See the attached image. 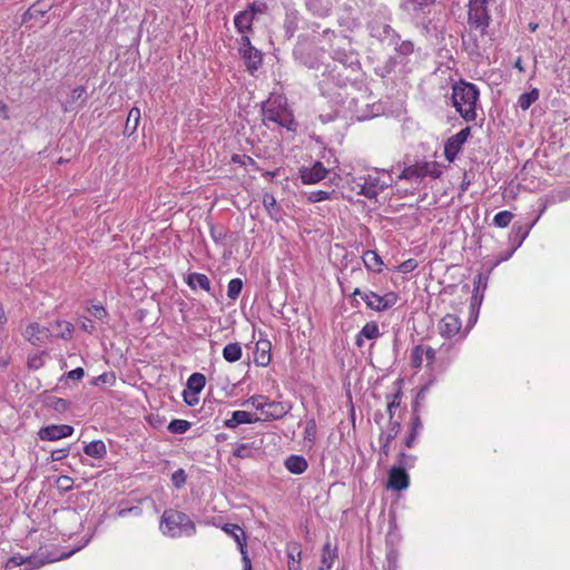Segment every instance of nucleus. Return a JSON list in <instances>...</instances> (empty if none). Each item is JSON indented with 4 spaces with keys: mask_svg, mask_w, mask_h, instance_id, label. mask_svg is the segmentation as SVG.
<instances>
[{
    "mask_svg": "<svg viewBox=\"0 0 570 570\" xmlns=\"http://www.w3.org/2000/svg\"><path fill=\"white\" fill-rule=\"evenodd\" d=\"M479 89L474 83L460 80L452 86V102L460 116L468 122L476 119Z\"/></svg>",
    "mask_w": 570,
    "mask_h": 570,
    "instance_id": "nucleus-1",
    "label": "nucleus"
},
{
    "mask_svg": "<svg viewBox=\"0 0 570 570\" xmlns=\"http://www.w3.org/2000/svg\"><path fill=\"white\" fill-rule=\"evenodd\" d=\"M262 112L264 119L276 122L288 131L295 132L297 130L298 124L287 107L286 98L277 96L274 99H268L266 105L263 106Z\"/></svg>",
    "mask_w": 570,
    "mask_h": 570,
    "instance_id": "nucleus-2",
    "label": "nucleus"
},
{
    "mask_svg": "<svg viewBox=\"0 0 570 570\" xmlns=\"http://www.w3.org/2000/svg\"><path fill=\"white\" fill-rule=\"evenodd\" d=\"M160 529L164 534L171 538L180 537L181 534L193 535L196 532L195 523L184 512L168 509L161 515Z\"/></svg>",
    "mask_w": 570,
    "mask_h": 570,
    "instance_id": "nucleus-3",
    "label": "nucleus"
},
{
    "mask_svg": "<svg viewBox=\"0 0 570 570\" xmlns=\"http://www.w3.org/2000/svg\"><path fill=\"white\" fill-rule=\"evenodd\" d=\"M490 20L488 0H469L468 22L471 28L479 29L483 33Z\"/></svg>",
    "mask_w": 570,
    "mask_h": 570,
    "instance_id": "nucleus-4",
    "label": "nucleus"
},
{
    "mask_svg": "<svg viewBox=\"0 0 570 570\" xmlns=\"http://www.w3.org/2000/svg\"><path fill=\"white\" fill-rule=\"evenodd\" d=\"M353 296H361L370 309L376 312H384L393 307L397 302V295L394 292H389L381 296L374 292L363 293L360 288H355Z\"/></svg>",
    "mask_w": 570,
    "mask_h": 570,
    "instance_id": "nucleus-5",
    "label": "nucleus"
},
{
    "mask_svg": "<svg viewBox=\"0 0 570 570\" xmlns=\"http://www.w3.org/2000/svg\"><path fill=\"white\" fill-rule=\"evenodd\" d=\"M361 179L363 180V183L357 184V186L360 187L358 194L370 199L376 198V196L381 191L391 186V181L382 180L376 175L370 174Z\"/></svg>",
    "mask_w": 570,
    "mask_h": 570,
    "instance_id": "nucleus-6",
    "label": "nucleus"
},
{
    "mask_svg": "<svg viewBox=\"0 0 570 570\" xmlns=\"http://www.w3.org/2000/svg\"><path fill=\"white\" fill-rule=\"evenodd\" d=\"M327 174L328 170L321 161H315L312 167L299 168V178L305 185L316 184L323 180Z\"/></svg>",
    "mask_w": 570,
    "mask_h": 570,
    "instance_id": "nucleus-7",
    "label": "nucleus"
},
{
    "mask_svg": "<svg viewBox=\"0 0 570 570\" xmlns=\"http://www.w3.org/2000/svg\"><path fill=\"white\" fill-rule=\"evenodd\" d=\"M24 338L32 345L39 346L52 336L48 327L41 326L39 323H30L24 332Z\"/></svg>",
    "mask_w": 570,
    "mask_h": 570,
    "instance_id": "nucleus-8",
    "label": "nucleus"
},
{
    "mask_svg": "<svg viewBox=\"0 0 570 570\" xmlns=\"http://www.w3.org/2000/svg\"><path fill=\"white\" fill-rule=\"evenodd\" d=\"M73 433V428L68 424H52L41 428L38 435L43 441H57L62 438L70 436Z\"/></svg>",
    "mask_w": 570,
    "mask_h": 570,
    "instance_id": "nucleus-9",
    "label": "nucleus"
},
{
    "mask_svg": "<svg viewBox=\"0 0 570 570\" xmlns=\"http://www.w3.org/2000/svg\"><path fill=\"white\" fill-rule=\"evenodd\" d=\"M53 7L51 0H37L29 9L22 14V22L37 21L43 18Z\"/></svg>",
    "mask_w": 570,
    "mask_h": 570,
    "instance_id": "nucleus-10",
    "label": "nucleus"
},
{
    "mask_svg": "<svg viewBox=\"0 0 570 570\" xmlns=\"http://www.w3.org/2000/svg\"><path fill=\"white\" fill-rule=\"evenodd\" d=\"M461 325V320L456 315L446 314L439 323V333L445 338H451L459 334Z\"/></svg>",
    "mask_w": 570,
    "mask_h": 570,
    "instance_id": "nucleus-11",
    "label": "nucleus"
},
{
    "mask_svg": "<svg viewBox=\"0 0 570 570\" xmlns=\"http://www.w3.org/2000/svg\"><path fill=\"white\" fill-rule=\"evenodd\" d=\"M370 35L373 38L379 39L380 41L390 40L393 41L399 39L400 36L395 32V30L387 23L381 21H373L368 26Z\"/></svg>",
    "mask_w": 570,
    "mask_h": 570,
    "instance_id": "nucleus-12",
    "label": "nucleus"
},
{
    "mask_svg": "<svg viewBox=\"0 0 570 570\" xmlns=\"http://www.w3.org/2000/svg\"><path fill=\"white\" fill-rule=\"evenodd\" d=\"M401 430V423L397 421H390L386 432H382L379 441L381 443V454L385 458L390 454V443L397 436Z\"/></svg>",
    "mask_w": 570,
    "mask_h": 570,
    "instance_id": "nucleus-13",
    "label": "nucleus"
},
{
    "mask_svg": "<svg viewBox=\"0 0 570 570\" xmlns=\"http://www.w3.org/2000/svg\"><path fill=\"white\" fill-rule=\"evenodd\" d=\"M409 487V475L401 466H393L389 473V488L393 490H405Z\"/></svg>",
    "mask_w": 570,
    "mask_h": 570,
    "instance_id": "nucleus-14",
    "label": "nucleus"
},
{
    "mask_svg": "<svg viewBox=\"0 0 570 570\" xmlns=\"http://www.w3.org/2000/svg\"><path fill=\"white\" fill-rule=\"evenodd\" d=\"M262 419L256 414L249 413L247 411H234L232 413V417L227 419L224 422V425L228 429H235L240 424H250L259 422Z\"/></svg>",
    "mask_w": 570,
    "mask_h": 570,
    "instance_id": "nucleus-15",
    "label": "nucleus"
},
{
    "mask_svg": "<svg viewBox=\"0 0 570 570\" xmlns=\"http://www.w3.org/2000/svg\"><path fill=\"white\" fill-rule=\"evenodd\" d=\"M338 558V549L336 544H332L327 540L322 549L321 567L318 570H331L334 561Z\"/></svg>",
    "mask_w": 570,
    "mask_h": 570,
    "instance_id": "nucleus-16",
    "label": "nucleus"
},
{
    "mask_svg": "<svg viewBox=\"0 0 570 570\" xmlns=\"http://www.w3.org/2000/svg\"><path fill=\"white\" fill-rule=\"evenodd\" d=\"M206 384V377L202 373H194L187 380V387L183 392V397L195 396L198 394Z\"/></svg>",
    "mask_w": 570,
    "mask_h": 570,
    "instance_id": "nucleus-17",
    "label": "nucleus"
},
{
    "mask_svg": "<svg viewBox=\"0 0 570 570\" xmlns=\"http://www.w3.org/2000/svg\"><path fill=\"white\" fill-rule=\"evenodd\" d=\"M242 58L245 61L247 69L250 72H254L258 69L262 63V53L254 47H247L244 49H239Z\"/></svg>",
    "mask_w": 570,
    "mask_h": 570,
    "instance_id": "nucleus-18",
    "label": "nucleus"
},
{
    "mask_svg": "<svg viewBox=\"0 0 570 570\" xmlns=\"http://www.w3.org/2000/svg\"><path fill=\"white\" fill-rule=\"evenodd\" d=\"M288 410H289V406L285 403L275 402V401L267 402L263 420L268 421V420L282 419L283 416H285L287 414Z\"/></svg>",
    "mask_w": 570,
    "mask_h": 570,
    "instance_id": "nucleus-19",
    "label": "nucleus"
},
{
    "mask_svg": "<svg viewBox=\"0 0 570 570\" xmlns=\"http://www.w3.org/2000/svg\"><path fill=\"white\" fill-rule=\"evenodd\" d=\"M426 177V161H420L405 167L399 175V179L411 180Z\"/></svg>",
    "mask_w": 570,
    "mask_h": 570,
    "instance_id": "nucleus-20",
    "label": "nucleus"
},
{
    "mask_svg": "<svg viewBox=\"0 0 570 570\" xmlns=\"http://www.w3.org/2000/svg\"><path fill=\"white\" fill-rule=\"evenodd\" d=\"M254 20V13L252 11H240L234 18V23L238 32L245 33L252 30V23Z\"/></svg>",
    "mask_w": 570,
    "mask_h": 570,
    "instance_id": "nucleus-21",
    "label": "nucleus"
},
{
    "mask_svg": "<svg viewBox=\"0 0 570 570\" xmlns=\"http://www.w3.org/2000/svg\"><path fill=\"white\" fill-rule=\"evenodd\" d=\"M285 466L289 472L301 474L306 471L308 464L303 456L293 454L286 459Z\"/></svg>",
    "mask_w": 570,
    "mask_h": 570,
    "instance_id": "nucleus-22",
    "label": "nucleus"
},
{
    "mask_svg": "<svg viewBox=\"0 0 570 570\" xmlns=\"http://www.w3.org/2000/svg\"><path fill=\"white\" fill-rule=\"evenodd\" d=\"M83 452L90 458L102 459L107 453V449L104 441L95 440L83 448Z\"/></svg>",
    "mask_w": 570,
    "mask_h": 570,
    "instance_id": "nucleus-23",
    "label": "nucleus"
},
{
    "mask_svg": "<svg viewBox=\"0 0 570 570\" xmlns=\"http://www.w3.org/2000/svg\"><path fill=\"white\" fill-rule=\"evenodd\" d=\"M463 145L464 144L458 141L456 138H454V136H451L444 145L445 159L450 163L454 161L458 154L461 151Z\"/></svg>",
    "mask_w": 570,
    "mask_h": 570,
    "instance_id": "nucleus-24",
    "label": "nucleus"
},
{
    "mask_svg": "<svg viewBox=\"0 0 570 570\" xmlns=\"http://www.w3.org/2000/svg\"><path fill=\"white\" fill-rule=\"evenodd\" d=\"M362 259L364 262V265L367 269L374 271V272H381V267L383 265V261L381 256L374 252V250H366Z\"/></svg>",
    "mask_w": 570,
    "mask_h": 570,
    "instance_id": "nucleus-25",
    "label": "nucleus"
},
{
    "mask_svg": "<svg viewBox=\"0 0 570 570\" xmlns=\"http://www.w3.org/2000/svg\"><path fill=\"white\" fill-rule=\"evenodd\" d=\"M187 284L193 288L196 289L198 286L199 288L209 292L210 291V282L209 278L205 274L200 273H191L188 275Z\"/></svg>",
    "mask_w": 570,
    "mask_h": 570,
    "instance_id": "nucleus-26",
    "label": "nucleus"
},
{
    "mask_svg": "<svg viewBox=\"0 0 570 570\" xmlns=\"http://www.w3.org/2000/svg\"><path fill=\"white\" fill-rule=\"evenodd\" d=\"M243 350L239 343H229L223 348V357L229 363L237 362L242 358Z\"/></svg>",
    "mask_w": 570,
    "mask_h": 570,
    "instance_id": "nucleus-27",
    "label": "nucleus"
},
{
    "mask_svg": "<svg viewBox=\"0 0 570 570\" xmlns=\"http://www.w3.org/2000/svg\"><path fill=\"white\" fill-rule=\"evenodd\" d=\"M380 335L379 325L375 322H368L366 323L360 334L356 337V345L362 346L363 341L362 337H366L368 340L376 338Z\"/></svg>",
    "mask_w": 570,
    "mask_h": 570,
    "instance_id": "nucleus-28",
    "label": "nucleus"
},
{
    "mask_svg": "<svg viewBox=\"0 0 570 570\" xmlns=\"http://www.w3.org/2000/svg\"><path fill=\"white\" fill-rule=\"evenodd\" d=\"M539 90L537 88H533L529 92L522 94L518 99V106L522 110H528L532 104H534L539 99Z\"/></svg>",
    "mask_w": 570,
    "mask_h": 570,
    "instance_id": "nucleus-29",
    "label": "nucleus"
},
{
    "mask_svg": "<svg viewBox=\"0 0 570 570\" xmlns=\"http://www.w3.org/2000/svg\"><path fill=\"white\" fill-rule=\"evenodd\" d=\"M46 404L47 406L59 413L68 411L70 406V402L68 400L57 396H48L46 400Z\"/></svg>",
    "mask_w": 570,
    "mask_h": 570,
    "instance_id": "nucleus-30",
    "label": "nucleus"
},
{
    "mask_svg": "<svg viewBox=\"0 0 570 570\" xmlns=\"http://www.w3.org/2000/svg\"><path fill=\"white\" fill-rule=\"evenodd\" d=\"M140 120V110L136 107L131 108L129 110L125 130L129 131L130 134H134L138 127Z\"/></svg>",
    "mask_w": 570,
    "mask_h": 570,
    "instance_id": "nucleus-31",
    "label": "nucleus"
},
{
    "mask_svg": "<svg viewBox=\"0 0 570 570\" xmlns=\"http://www.w3.org/2000/svg\"><path fill=\"white\" fill-rule=\"evenodd\" d=\"M26 563H28L30 566L27 570H31V569L37 567V564L33 562V559L31 557L23 558L20 554H14V556L10 557L8 562H7V564H6V567L8 569H11V568H14V567H20V566L26 564Z\"/></svg>",
    "mask_w": 570,
    "mask_h": 570,
    "instance_id": "nucleus-32",
    "label": "nucleus"
},
{
    "mask_svg": "<svg viewBox=\"0 0 570 570\" xmlns=\"http://www.w3.org/2000/svg\"><path fill=\"white\" fill-rule=\"evenodd\" d=\"M190 422L186 420L175 419L168 424L167 430L173 434H183L187 432L190 429Z\"/></svg>",
    "mask_w": 570,
    "mask_h": 570,
    "instance_id": "nucleus-33",
    "label": "nucleus"
},
{
    "mask_svg": "<svg viewBox=\"0 0 570 570\" xmlns=\"http://www.w3.org/2000/svg\"><path fill=\"white\" fill-rule=\"evenodd\" d=\"M48 356L46 351L40 353L29 354L27 365L30 370H39L45 365V357Z\"/></svg>",
    "mask_w": 570,
    "mask_h": 570,
    "instance_id": "nucleus-34",
    "label": "nucleus"
},
{
    "mask_svg": "<svg viewBox=\"0 0 570 570\" xmlns=\"http://www.w3.org/2000/svg\"><path fill=\"white\" fill-rule=\"evenodd\" d=\"M422 426V423H421V420H420V416L419 415H414L413 419H412V428H411V431L409 433V435L406 436L405 441H404V444L406 448H412L415 439H416V435H417V432L419 430L421 429Z\"/></svg>",
    "mask_w": 570,
    "mask_h": 570,
    "instance_id": "nucleus-35",
    "label": "nucleus"
},
{
    "mask_svg": "<svg viewBox=\"0 0 570 570\" xmlns=\"http://www.w3.org/2000/svg\"><path fill=\"white\" fill-rule=\"evenodd\" d=\"M55 325L58 330L56 336L61 337L62 340H69L71 337L73 325L70 322L57 321Z\"/></svg>",
    "mask_w": 570,
    "mask_h": 570,
    "instance_id": "nucleus-36",
    "label": "nucleus"
},
{
    "mask_svg": "<svg viewBox=\"0 0 570 570\" xmlns=\"http://www.w3.org/2000/svg\"><path fill=\"white\" fill-rule=\"evenodd\" d=\"M87 99V91H86V88L82 87V86H79V87H76L68 101L66 102V107H65V110L67 111L68 110V105L71 106L73 104H76L77 101H81V102H85Z\"/></svg>",
    "mask_w": 570,
    "mask_h": 570,
    "instance_id": "nucleus-37",
    "label": "nucleus"
},
{
    "mask_svg": "<svg viewBox=\"0 0 570 570\" xmlns=\"http://www.w3.org/2000/svg\"><path fill=\"white\" fill-rule=\"evenodd\" d=\"M392 45L395 46V50L401 56H409L414 51V45L409 41L404 40L400 42V38L391 41Z\"/></svg>",
    "mask_w": 570,
    "mask_h": 570,
    "instance_id": "nucleus-38",
    "label": "nucleus"
},
{
    "mask_svg": "<svg viewBox=\"0 0 570 570\" xmlns=\"http://www.w3.org/2000/svg\"><path fill=\"white\" fill-rule=\"evenodd\" d=\"M238 544L239 552L242 554L243 570H252V562L248 557L247 548H246V535L236 541Z\"/></svg>",
    "mask_w": 570,
    "mask_h": 570,
    "instance_id": "nucleus-39",
    "label": "nucleus"
},
{
    "mask_svg": "<svg viewBox=\"0 0 570 570\" xmlns=\"http://www.w3.org/2000/svg\"><path fill=\"white\" fill-rule=\"evenodd\" d=\"M512 218H513V214L511 212L502 210V212H499L494 216L493 224L497 227L504 228V227L509 226V224L511 223Z\"/></svg>",
    "mask_w": 570,
    "mask_h": 570,
    "instance_id": "nucleus-40",
    "label": "nucleus"
},
{
    "mask_svg": "<svg viewBox=\"0 0 570 570\" xmlns=\"http://www.w3.org/2000/svg\"><path fill=\"white\" fill-rule=\"evenodd\" d=\"M257 348H262V353H261L259 357L256 360V362L262 366H266L271 362L269 342L268 341L258 342Z\"/></svg>",
    "mask_w": 570,
    "mask_h": 570,
    "instance_id": "nucleus-41",
    "label": "nucleus"
},
{
    "mask_svg": "<svg viewBox=\"0 0 570 570\" xmlns=\"http://www.w3.org/2000/svg\"><path fill=\"white\" fill-rule=\"evenodd\" d=\"M242 288H243V282L240 278L230 279L228 283V287H227V296L230 299H236L239 296Z\"/></svg>",
    "mask_w": 570,
    "mask_h": 570,
    "instance_id": "nucleus-42",
    "label": "nucleus"
},
{
    "mask_svg": "<svg viewBox=\"0 0 570 570\" xmlns=\"http://www.w3.org/2000/svg\"><path fill=\"white\" fill-rule=\"evenodd\" d=\"M223 531L234 538L235 541H239L245 535L244 530L235 523H226L223 525Z\"/></svg>",
    "mask_w": 570,
    "mask_h": 570,
    "instance_id": "nucleus-43",
    "label": "nucleus"
},
{
    "mask_svg": "<svg viewBox=\"0 0 570 570\" xmlns=\"http://www.w3.org/2000/svg\"><path fill=\"white\" fill-rule=\"evenodd\" d=\"M424 356V346L416 345L412 351L411 365L414 368H421Z\"/></svg>",
    "mask_w": 570,
    "mask_h": 570,
    "instance_id": "nucleus-44",
    "label": "nucleus"
},
{
    "mask_svg": "<svg viewBox=\"0 0 570 570\" xmlns=\"http://www.w3.org/2000/svg\"><path fill=\"white\" fill-rule=\"evenodd\" d=\"M401 396H402V391L399 387L397 391L393 394L392 400H390L387 403V413H389L390 421H393L394 410L400 407V405H401Z\"/></svg>",
    "mask_w": 570,
    "mask_h": 570,
    "instance_id": "nucleus-45",
    "label": "nucleus"
},
{
    "mask_svg": "<svg viewBox=\"0 0 570 570\" xmlns=\"http://www.w3.org/2000/svg\"><path fill=\"white\" fill-rule=\"evenodd\" d=\"M334 193V190L332 191H328V190H315V191H311L307 196V200L309 203H320V202H323V200H327L331 198L332 194Z\"/></svg>",
    "mask_w": 570,
    "mask_h": 570,
    "instance_id": "nucleus-46",
    "label": "nucleus"
},
{
    "mask_svg": "<svg viewBox=\"0 0 570 570\" xmlns=\"http://www.w3.org/2000/svg\"><path fill=\"white\" fill-rule=\"evenodd\" d=\"M266 403H267V401H266L265 396L255 395V396H252L248 400H246L244 404H250L253 407L261 411L262 414L264 415Z\"/></svg>",
    "mask_w": 570,
    "mask_h": 570,
    "instance_id": "nucleus-47",
    "label": "nucleus"
},
{
    "mask_svg": "<svg viewBox=\"0 0 570 570\" xmlns=\"http://www.w3.org/2000/svg\"><path fill=\"white\" fill-rule=\"evenodd\" d=\"M232 161L234 164H239L242 166H252L256 169L258 168L257 163L250 156L247 155L234 154L232 156Z\"/></svg>",
    "mask_w": 570,
    "mask_h": 570,
    "instance_id": "nucleus-48",
    "label": "nucleus"
},
{
    "mask_svg": "<svg viewBox=\"0 0 570 570\" xmlns=\"http://www.w3.org/2000/svg\"><path fill=\"white\" fill-rule=\"evenodd\" d=\"M56 485L62 492H68L73 488V479L68 475H60L56 480Z\"/></svg>",
    "mask_w": 570,
    "mask_h": 570,
    "instance_id": "nucleus-49",
    "label": "nucleus"
},
{
    "mask_svg": "<svg viewBox=\"0 0 570 570\" xmlns=\"http://www.w3.org/2000/svg\"><path fill=\"white\" fill-rule=\"evenodd\" d=\"M186 480L187 474L184 469H178L171 475V481L176 489H180L186 483Z\"/></svg>",
    "mask_w": 570,
    "mask_h": 570,
    "instance_id": "nucleus-50",
    "label": "nucleus"
},
{
    "mask_svg": "<svg viewBox=\"0 0 570 570\" xmlns=\"http://www.w3.org/2000/svg\"><path fill=\"white\" fill-rule=\"evenodd\" d=\"M288 557V570H302L301 569V551H297L296 554L294 551L287 553Z\"/></svg>",
    "mask_w": 570,
    "mask_h": 570,
    "instance_id": "nucleus-51",
    "label": "nucleus"
},
{
    "mask_svg": "<svg viewBox=\"0 0 570 570\" xmlns=\"http://www.w3.org/2000/svg\"><path fill=\"white\" fill-rule=\"evenodd\" d=\"M263 205L269 214L273 209H278L276 198L269 193L263 195Z\"/></svg>",
    "mask_w": 570,
    "mask_h": 570,
    "instance_id": "nucleus-52",
    "label": "nucleus"
},
{
    "mask_svg": "<svg viewBox=\"0 0 570 570\" xmlns=\"http://www.w3.org/2000/svg\"><path fill=\"white\" fill-rule=\"evenodd\" d=\"M416 267H417V262L414 258H410V259H406L403 263H401L397 266V271L403 274H407V273L414 271Z\"/></svg>",
    "mask_w": 570,
    "mask_h": 570,
    "instance_id": "nucleus-53",
    "label": "nucleus"
},
{
    "mask_svg": "<svg viewBox=\"0 0 570 570\" xmlns=\"http://www.w3.org/2000/svg\"><path fill=\"white\" fill-rule=\"evenodd\" d=\"M442 175L440 165L436 161H426V176L439 178Z\"/></svg>",
    "mask_w": 570,
    "mask_h": 570,
    "instance_id": "nucleus-54",
    "label": "nucleus"
},
{
    "mask_svg": "<svg viewBox=\"0 0 570 570\" xmlns=\"http://www.w3.org/2000/svg\"><path fill=\"white\" fill-rule=\"evenodd\" d=\"M428 393V386H423L416 394V399L413 404V413L414 415H419V407L421 406V403L425 400Z\"/></svg>",
    "mask_w": 570,
    "mask_h": 570,
    "instance_id": "nucleus-55",
    "label": "nucleus"
},
{
    "mask_svg": "<svg viewBox=\"0 0 570 570\" xmlns=\"http://www.w3.org/2000/svg\"><path fill=\"white\" fill-rule=\"evenodd\" d=\"M88 312L97 320H102L107 316L106 309L101 305H92Z\"/></svg>",
    "mask_w": 570,
    "mask_h": 570,
    "instance_id": "nucleus-56",
    "label": "nucleus"
},
{
    "mask_svg": "<svg viewBox=\"0 0 570 570\" xmlns=\"http://www.w3.org/2000/svg\"><path fill=\"white\" fill-rule=\"evenodd\" d=\"M531 226L529 227H523V226H513V229L515 232V236L519 237V243H518V246H520L522 244V242L527 238L528 234H529V230H530Z\"/></svg>",
    "mask_w": 570,
    "mask_h": 570,
    "instance_id": "nucleus-57",
    "label": "nucleus"
},
{
    "mask_svg": "<svg viewBox=\"0 0 570 570\" xmlns=\"http://www.w3.org/2000/svg\"><path fill=\"white\" fill-rule=\"evenodd\" d=\"M114 381H115L114 374L104 373V374L97 376L94 380L92 384H95V385H98V384H110L111 385L114 383Z\"/></svg>",
    "mask_w": 570,
    "mask_h": 570,
    "instance_id": "nucleus-58",
    "label": "nucleus"
},
{
    "mask_svg": "<svg viewBox=\"0 0 570 570\" xmlns=\"http://www.w3.org/2000/svg\"><path fill=\"white\" fill-rule=\"evenodd\" d=\"M85 376V371L82 367H77L72 371H69L63 377L68 380L80 381Z\"/></svg>",
    "mask_w": 570,
    "mask_h": 570,
    "instance_id": "nucleus-59",
    "label": "nucleus"
},
{
    "mask_svg": "<svg viewBox=\"0 0 570 570\" xmlns=\"http://www.w3.org/2000/svg\"><path fill=\"white\" fill-rule=\"evenodd\" d=\"M68 454H69L68 448L53 450V451H51V459H52V461H60V460L67 458Z\"/></svg>",
    "mask_w": 570,
    "mask_h": 570,
    "instance_id": "nucleus-60",
    "label": "nucleus"
},
{
    "mask_svg": "<svg viewBox=\"0 0 570 570\" xmlns=\"http://www.w3.org/2000/svg\"><path fill=\"white\" fill-rule=\"evenodd\" d=\"M316 434V423L314 420H309L305 428V436L309 440L314 439Z\"/></svg>",
    "mask_w": 570,
    "mask_h": 570,
    "instance_id": "nucleus-61",
    "label": "nucleus"
},
{
    "mask_svg": "<svg viewBox=\"0 0 570 570\" xmlns=\"http://www.w3.org/2000/svg\"><path fill=\"white\" fill-rule=\"evenodd\" d=\"M470 134H471L470 127H465L453 136H454V138H456L458 141H461V144H464L466 141V139L469 138Z\"/></svg>",
    "mask_w": 570,
    "mask_h": 570,
    "instance_id": "nucleus-62",
    "label": "nucleus"
},
{
    "mask_svg": "<svg viewBox=\"0 0 570 570\" xmlns=\"http://www.w3.org/2000/svg\"><path fill=\"white\" fill-rule=\"evenodd\" d=\"M435 350L431 346H424V356L428 361V365L432 364L435 360Z\"/></svg>",
    "mask_w": 570,
    "mask_h": 570,
    "instance_id": "nucleus-63",
    "label": "nucleus"
},
{
    "mask_svg": "<svg viewBox=\"0 0 570 570\" xmlns=\"http://www.w3.org/2000/svg\"><path fill=\"white\" fill-rule=\"evenodd\" d=\"M247 453H248V446L246 444L238 445L234 451V455L236 458H240V459L245 458L247 455Z\"/></svg>",
    "mask_w": 570,
    "mask_h": 570,
    "instance_id": "nucleus-64",
    "label": "nucleus"
}]
</instances>
